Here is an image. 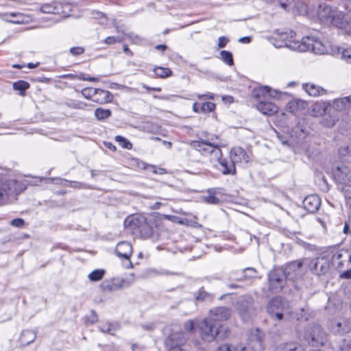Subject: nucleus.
<instances>
[{
  "instance_id": "obj_9",
  "label": "nucleus",
  "mask_w": 351,
  "mask_h": 351,
  "mask_svg": "<svg viewBox=\"0 0 351 351\" xmlns=\"http://www.w3.org/2000/svg\"><path fill=\"white\" fill-rule=\"evenodd\" d=\"M236 309L243 320L254 314V299L250 295H242L236 304Z\"/></svg>"
},
{
  "instance_id": "obj_53",
  "label": "nucleus",
  "mask_w": 351,
  "mask_h": 351,
  "mask_svg": "<svg viewBox=\"0 0 351 351\" xmlns=\"http://www.w3.org/2000/svg\"><path fill=\"white\" fill-rule=\"evenodd\" d=\"M304 264L306 265L305 260L304 261H300V260L295 261L291 262L289 264V267L290 269H293V270L299 269L302 267V265Z\"/></svg>"
},
{
  "instance_id": "obj_40",
  "label": "nucleus",
  "mask_w": 351,
  "mask_h": 351,
  "mask_svg": "<svg viewBox=\"0 0 351 351\" xmlns=\"http://www.w3.org/2000/svg\"><path fill=\"white\" fill-rule=\"evenodd\" d=\"M220 55L222 60L229 66H232L234 64L232 54L228 51H221Z\"/></svg>"
},
{
  "instance_id": "obj_35",
  "label": "nucleus",
  "mask_w": 351,
  "mask_h": 351,
  "mask_svg": "<svg viewBox=\"0 0 351 351\" xmlns=\"http://www.w3.org/2000/svg\"><path fill=\"white\" fill-rule=\"evenodd\" d=\"M153 71L160 78H166L172 75V71L169 69L161 66L155 67Z\"/></svg>"
},
{
  "instance_id": "obj_14",
  "label": "nucleus",
  "mask_w": 351,
  "mask_h": 351,
  "mask_svg": "<svg viewBox=\"0 0 351 351\" xmlns=\"http://www.w3.org/2000/svg\"><path fill=\"white\" fill-rule=\"evenodd\" d=\"M230 158L234 165H245L250 160V155L240 147H234L230 149Z\"/></svg>"
},
{
  "instance_id": "obj_16",
  "label": "nucleus",
  "mask_w": 351,
  "mask_h": 351,
  "mask_svg": "<svg viewBox=\"0 0 351 351\" xmlns=\"http://www.w3.org/2000/svg\"><path fill=\"white\" fill-rule=\"evenodd\" d=\"M336 10L325 3H320L317 10L318 18L322 23L329 25Z\"/></svg>"
},
{
  "instance_id": "obj_36",
  "label": "nucleus",
  "mask_w": 351,
  "mask_h": 351,
  "mask_svg": "<svg viewBox=\"0 0 351 351\" xmlns=\"http://www.w3.org/2000/svg\"><path fill=\"white\" fill-rule=\"evenodd\" d=\"M112 112L108 109L98 108L95 110V116L98 120H105L109 118Z\"/></svg>"
},
{
  "instance_id": "obj_11",
  "label": "nucleus",
  "mask_w": 351,
  "mask_h": 351,
  "mask_svg": "<svg viewBox=\"0 0 351 351\" xmlns=\"http://www.w3.org/2000/svg\"><path fill=\"white\" fill-rule=\"evenodd\" d=\"M261 335L258 328L251 330L247 335V343L245 346H241V351H256L261 348Z\"/></svg>"
},
{
  "instance_id": "obj_60",
  "label": "nucleus",
  "mask_w": 351,
  "mask_h": 351,
  "mask_svg": "<svg viewBox=\"0 0 351 351\" xmlns=\"http://www.w3.org/2000/svg\"><path fill=\"white\" fill-rule=\"evenodd\" d=\"M97 315L96 312L93 310H91L90 312V315L87 316V320L90 324H94L97 322Z\"/></svg>"
},
{
  "instance_id": "obj_26",
  "label": "nucleus",
  "mask_w": 351,
  "mask_h": 351,
  "mask_svg": "<svg viewBox=\"0 0 351 351\" xmlns=\"http://www.w3.org/2000/svg\"><path fill=\"white\" fill-rule=\"evenodd\" d=\"M332 108L338 111L345 110L351 108V95L348 97L334 99Z\"/></svg>"
},
{
  "instance_id": "obj_31",
  "label": "nucleus",
  "mask_w": 351,
  "mask_h": 351,
  "mask_svg": "<svg viewBox=\"0 0 351 351\" xmlns=\"http://www.w3.org/2000/svg\"><path fill=\"white\" fill-rule=\"evenodd\" d=\"M257 271L254 267H247L242 270V275L240 277L234 278L236 281L241 282L254 278L257 275Z\"/></svg>"
},
{
  "instance_id": "obj_50",
  "label": "nucleus",
  "mask_w": 351,
  "mask_h": 351,
  "mask_svg": "<svg viewBox=\"0 0 351 351\" xmlns=\"http://www.w3.org/2000/svg\"><path fill=\"white\" fill-rule=\"evenodd\" d=\"M341 58L346 62L351 64V48L343 49L341 51Z\"/></svg>"
},
{
  "instance_id": "obj_13",
  "label": "nucleus",
  "mask_w": 351,
  "mask_h": 351,
  "mask_svg": "<svg viewBox=\"0 0 351 351\" xmlns=\"http://www.w3.org/2000/svg\"><path fill=\"white\" fill-rule=\"evenodd\" d=\"M231 316V309L225 306H217L210 310V315L208 317L214 322L220 323L222 321L228 320Z\"/></svg>"
},
{
  "instance_id": "obj_43",
  "label": "nucleus",
  "mask_w": 351,
  "mask_h": 351,
  "mask_svg": "<svg viewBox=\"0 0 351 351\" xmlns=\"http://www.w3.org/2000/svg\"><path fill=\"white\" fill-rule=\"evenodd\" d=\"M216 108L215 104L210 101H206L202 104L201 107V113L206 114L215 110Z\"/></svg>"
},
{
  "instance_id": "obj_59",
  "label": "nucleus",
  "mask_w": 351,
  "mask_h": 351,
  "mask_svg": "<svg viewBox=\"0 0 351 351\" xmlns=\"http://www.w3.org/2000/svg\"><path fill=\"white\" fill-rule=\"evenodd\" d=\"M197 97L198 99L199 100H202V99H204V100H213L215 99V95L213 94V93H206V94H198L197 95Z\"/></svg>"
},
{
  "instance_id": "obj_29",
  "label": "nucleus",
  "mask_w": 351,
  "mask_h": 351,
  "mask_svg": "<svg viewBox=\"0 0 351 351\" xmlns=\"http://www.w3.org/2000/svg\"><path fill=\"white\" fill-rule=\"evenodd\" d=\"M194 298L197 302H210L213 300V294L207 292L204 287H201L193 293Z\"/></svg>"
},
{
  "instance_id": "obj_63",
  "label": "nucleus",
  "mask_w": 351,
  "mask_h": 351,
  "mask_svg": "<svg viewBox=\"0 0 351 351\" xmlns=\"http://www.w3.org/2000/svg\"><path fill=\"white\" fill-rule=\"evenodd\" d=\"M152 171L154 173H158V174H164L166 173V170L163 168H156L154 165H150L149 166Z\"/></svg>"
},
{
  "instance_id": "obj_46",
  "label": "nucleus",
  "mask_w": 351,
  "mask_h": 351,
  "mask_svg": "<svg viewBox=\"0 0 351 351\" xmlns=\"http://www.w3.org/2000/svg\"><path fill=\"white\" fill-rule=\"evenodd\" d=\"M66 105L71 108L74 109H84L86 104L82 101H76L73 100H69L66 102Z\"/></svg>"
},
{
  "instance_id": "obj_28",
  "label": "nucleus",
  "mask_w": 351,
  "mask_h": 351,
  "mask_svg": "<svg viewBox=\"0 0 351 351\" xmlns=\"http://www.w3.org/2000/svg\"><path fill=\"white\" fill-rule=\"evenodd\" d=\"M307 106L308 104L306 101L300 99H294L288 103L287 108L289 112L295 113L300 110L305 109Z\"/></svg>"
},
{
  "instance_id": "obj_38",
  "label": "nucleus",
  "mask_w": 351,
  "mask_h": 351,
  "mask_svg": "<svg viewBox=\"0 0 351 351\" xmlns=\"http://www.w3.org/2000/svg\"><path fill=\"white\" fill-rule=\"evenodd\" d=\"M281 8L289 10L296 7V0H277Z\"/></svg>"
},
{
  "instance_id": "obj_55",
  "label": "nucleus",
  "mask_w": 351,
  "mask_h": 351,
  "mask_svg": "<svg viewBox=\"0 0 351 351\" xmlns=\"http://www.w3.org/2000/svg\"><path fill=\"white\" fill-rule=\"evenodd\" d=\"M123 40L121 37L117 36H108L104 40V43L106 45H112L116 43H121Z\"/></svg>"
},
{
  "instance_id": "obj_23",
  "label": "nucleus",
  "mask_w": 351,
  "mask_h": 351,
  "mask_svg": "<svg viewBox=\"0 0 351 351\" xmlns=\"http://www.w3.org/2000/svg\"><path fill=\"white\" fill-rule=\"evenodd\" d=\"M95 95L94 102L98 104L109 103L113 98V96L110 91L100 88H95Z\"/></svg>"
},
{
  "instance_id": "obj_10",
  "label": "nucleus",
  "mask_w": 351,
  "mask_h": 351,
  "mask_svg": "<svg viewBox=\"0 0 351 351\" xmlns=\"http://www.w3.org/2000/svg\"><path fill=\"white\" fill-rule=\"evenodd\" d=\"M285 304V301L281 297L273 298L268 302L267 311L274 319L282 320Z\"/></svg>"
},
{
  "instance_id": "obj_42",
  "label": "nucleus",
  "mask_w": 351,
  "mask_h": 351,
  "mask_svg": "<svg viewBox=\"0 0 351 351\" xmlns=\"http://www.w3.org/2000/svg\"><path fill=\"white\" fill-rule=\"evenodd\" d=\"M95 88H86L82 90V95L86 99L95 101Z\"/></svg>"
},
{
  "instance_id": "obj_1",
  "label": "nucleus",
  "mask_w": 351,
  "mask_h": 351,
  "mask_svg": "<svg viewBox=\"0 0 351 351\" xmlns=\"http://www.w3.org/2000/svg\"><path fill=\"white\" fill-rule=\"evenodd\" d=\"M295 33L291 30L280 32L277 29L269 40L276 48L285 47L294 51H310L316 54H323L326 51L324 44L313 36H305L302 41L295 40Z\"/></svg>"
},
{
  "instance_id": "obj_41",
  "label": "nucleus",
  "mask_w": 351,
  "mask_h": 351,
  "mask_svg": "<svg viewBox=\"0 0 351 351\" xmlns=\"http://www.w3.org/2000/svg\"><path fill=\"white\" fill-rule=\"evenodd\" d=\"M115 140L119 143V145L123 148L127 149H131L132 147V144L125 138L121 136H117L115 137Z\"/></svg>"
},
{
  "instance_id": "obj_3",
  "label": "nucleus",
  "mask_w": 351,
  "mask_h": 351,
  "mask_svg": "<svg viewBox=\"0 0 351 351\" xmlns=\"http://www.w3.org/2000/svg\"><path fill=\"white\" fill-rule=\"evenodd\" d=\"M25 186L16 180L0 178V205L6 204L10 197L22 193Z\"/></svg>"
},
{
  "instance_id": "obj_27",
  "label": "nucleus",
  "mask_w": 351,
  "mask_h": 351,
  "mask_svg": "<svg viewBox=\"0 0 351 351\" xmlns=\"http://www.w3.org/2000/svg\"><path fill=\"white\" fill-rule=\"evenodd\" d=\"M36 338V334L34 330H24L21 334L19 341L23 346H25L34 342Z\"/></svg>"
},
{
  "instance_id": "obj_54",
  "label": "nucleus",
  "mask_w": 351,
  "mask_h": 351,
  "mask_svg": "<svg viewBox=\"0 0 351 351\" xmlns=\"http://www.w3.org/2000/svg\"><path fill=\"white\" fill-rule=\"evenodd\" d=\"M100 330L104 333L112 334V331H114L115 328L112 324H106L100 326Z\"/></svg>"
},
{
  "instance_id": "obj_21",
  "label": "nucleus",
  "mask_w": 351,
  "mask_h": 351,
  "mask_svg": "<svg viewBox=\"0 0 351 351\" xmlns=\"http://www.w3.org/2000/svg\"><path fill=\"white\" fill-rule=\"evenodd\" d=\"M256 108L258 111L265 115L271 116L276 114L278 110V106L272 102L261 101L257 105Z\"/></svg>"
},
{
  "instance_id": "obj_15",
  "label": "nucleus",
  "mask_w": 351,
  "mask_h": 351,
  "mask_svg": "<svg viewBox=\"0 0 351 351\" xmlns=\"http://www.w3.org/2000/svg\"><path fill=\"white\" fill-rule=\"evenodd\" d=\"M332 173L338 182L346 184L351 181V171L345 165L334 167Z\"/></svg>"
},
{
  "instance_id": "obj_2",
  "label": "nucleus",
  "mask_w": 351,
  "mask_h": 351,
  "mask_svg": "<svg viewBox=\"0 0 351 351\" xmlns=\"http://www.w3.org/2000/svg\"><path fill=\"white\" fill-rule=\"evenodd\" d=\"M124 226L138 232L142 238L148 239L154 234L156 221L154 218H147L143 215H132L125 219Z\"/></svg>"
},
{
  "instance_id": "obj_56",
  "label": "nucleus",
  "mask_w": 351,
  "mask_h": 351,
  "mask_svg": "<svg viewBox=\"0 0 351 351\" xmlns=\"http://www.w3.org/2000/svg\"><path fill=\"white\" fill-rule=\"evenodd\" d=\"M100 287L103 291H113L112 280H104L101 285Z\"/></svg>"
},
{
  "instance_id": "obj_39",
  "label": "nucleus",
  "mask_w": 351,
  "mask_h": 351,
  "mask_svg": "<svg viewBox=\"0 0 351 351\" xmlns=\"http://www.w3.org/2000/svg\"><path fill=\"white\" fill-rule=\"evenodd\" d=\"M327 106L315 104L312 107L313 115L315 117L322 115L326 112Z\"/></svg>"
},
{
  "instance_id": "obj_19",
  "label": "nucleus",
  "mask_w": 351,
  "mask_h": 351,
  "mask_svg": "<svg viewBox=\"0 0 351 351\" xmlns=\"http://www.w3.org/2000/svg\"><path fill=\"white\" fill-rule=\"evenodd\" d=\"M321 205V200L318 195H311L304 198L303 206L305 210L311 213H314L318 210Z\"/></svg>"
},
{
  "instance_id": "obj_7",
  "label": "nucleus",
  "mask_w": 351,
  "mask_h": 351,
  "mask_svg": "<svg viewBox=\"0 0 351 351\" xmlns=\"http://www.w3.org/2000/svg\"><path fill=\"white\" fill-rule=\"evenodd\" d=\"M221 323L214 322L208 317L205 318L199 324V333L202 339L207 342L213 341L219 333Z\"/></svg>"
},
{
  "instance_id": "obj_44",
  "label": "nucleus",
  "mask_w": 351,
  "mask_h": 351,
  "mask_svg": "<svg viewBox=\"0 0 351 351\" xmlns=\"http://www.w3.org/2000/svg\"><path fill=\"white\" fill-rule=\"evenodd\" d=\"M346 204L351 208V185H345L342 189Z\"/></svg>"
},
{
  "instance_id": "obj_18",
  "label": "nucleus",
  "mask_w": 351,
  "mask_h": 351,
  "mask_svg": "<svg viewBox=\"0 0 351 351\" xmlns=\"http://www.w3.org/2000/svg\"><path fill=\"white\" fill-rule=\"evenodd\" d=\"M186 341L185 334L182 332H175L170 334L165 341L168 348L181 347Z\"/></svg>"
},
{
  "instance_id": "obj_32",
  "label": "nucleus",
  "mask_w": 351,
  "mask_h": 351,
  "mask_svg": "<svg viewBox=\"0 0 351 351\" xmlns=\"http://www.w3.org/2000/svg\"><path fill=\"white\" fill-rule=\"evenodd\" d=\"M270 87L267 86L254 88L252 90V96L256 99H261L269 94Z\"/></svg>"
},
{
  "instance_id": "obj_17",
  "label": "nucleus",
  "mask_w": 351,
  "mask_h": 351,
  "mask_svg": "<svg viewBox=\"0 0 351 351\" xmlns=\"http://www.w3.org/2000/svg\"><path fill=\"white\" fill-rule=\"evenodd\" d=\"M330 330L332 332L342 335L351 332V319H343L330 324Z\"/></svg>"
},
{
  "instance_id": "obj_12",
  "label": "nucleus",
  "mask_w": 351,
  "mask_h": 351,
  "mask_svg": "<svg viewBox=\"0 0 351 351\" xmlns=\"http://www.w3.org/2000/svg\"><path fill=\"white\" fill-rule=\"evenodd\" d=\"M328 254H330L332 266L335 269H340L343 266L344 263L351 261V255L347 250H337Z\"/></svg>"
},
{
  "instance_id": "obj_20",
  "label": "nucleus",
  "mask_w": 351,
  "mask_h": 351,
  "mask_svg": "<svg viewBox=\"0 0 351 351\" xmlns=\"http://www.w3.org/2000/svg\"><path fill=\"white\" fill-rule=\"evenodd\" d=\"M213 160H217L220 167L221 171L224 175H235L237 173L235 165L230 158V160L222 158V156L219 158H215Z\"/></svg>"
},
{
  "instance_id": "obj_47",
  "label": "nucleus",
  "mask_w": 351,
  "mask_h": 351,
  "mask_svg": "<svg viewBox=\"0 0 351 351\" xmlns=\"http://www.w3.org/2000/svg\"><path fill=\"white\" fill-rule=\"evenodd\" d=\"M92 16L93 18H94L96 20H98L99 23L101 25L106 24L107 21L106 17L102 12L98 11H93L92 12Z\"/></svg>"
},
{
  "instance_id": "obj_5",
  "label": "nucleus",
  "mask_w": 351,
  "mask_h": 351,
  "mask_svg": "<svg viewBox=\"0 0 351 351\" xmlns=\"http://www.w3.org/2000/svg\"><path fill=\"white\" fill-rule=\"evenodd\" d=\"M190 146L195 150L199 152L202 156H210V160L215 158H219L222 156L221 150L219 146L208 142V141L200 139L198 141H191L189 143Z\"/></svg>"
},
{
  "instance_id": "obj_58",
  "label": "nucleus",
  "mask_w": 351,
  "mask_h": 351,
  "mask_svg": "<svg viewBox=\"0 0 351 351\" xmlns=\"http://www.w3.org/2000/svg\"><path fill=\"white\" fill-rule=\"evenodd\" d=\"M10 224L14 227L21 228L25 225V221L21 218H16L10 221Z\"/></svg>"
},
{
  "instance_id": "obj_48",
  "label": "nucleus",
  "mask_w": 351,
  "mask_h": 351,
  "mask_svg": "<svg viewBox=\"0 0 351 351\" xmlns=\"http://www.w3.org/2000/svg\"><path fill=\"white\" fill-rule=\"evenodd\" d=\"M339 154L341 157L351 156V144L341 147L339 149Z\"/></svg>"
},
{
  "instance_id": "obj_33",
  "label": "nucleus",
  "mask_w": 351,
  "mask_h": 351,
  "mask_svg": "<svg viewBox=\"0 0 351 351\" xmlns=\"http://www.w3.org/2000/svg\"><path fill=\"white\" fill-rule=\"evenodd\" d=\"M278 351H304L302 346L295 342H289L282 345Z\"/></svg>"
},
{
  "instance_id": "obj_6",
  "label": "nucleus",
  "mask_w": 351,
  "mask_h": 351,
  "mask_svg": "<svg viewBox=\"0 0 351 351\" xmlns=\"http://www.w3.org/2000/svg\"><path fill=\"white\" fill-rule=\"evenodd\" d=\"M304 339L312 346H324L327 341V335L319 324H314L305 329Z\"/></svg>"
},
{
  "instance_id": "obj_45",
  "label": "nucleus",
  "mask_w": 351,
  "mask_h": 351,
  "mask_svg": "<svg viewBox=\"0 0 351 351\" xmlns=\"http://www.w3.org/2000/svg\"><path fill=\"white\" fill-rule=\"evenodd\" d=\"M208 193L209 195L204 197L205 202L209 204H219L220 202L219 199L215 196V195L211 192V190H208Z\"/></svg>"
},
{
  "instance_id": "obj_37",
  "label": "nucleus",
  "mask_w": 351,
  "mask_h": 351,
  "mask_svg": "<svg viewBox=\"0 0 351 351\" xmlns=\"http://www.w3.org/2000/svg\"><path fill=\"white\" fill-rule=\"evenodd\" d=\"M105 274L104 269H95L88 274V279L90 281L96 282L101 280Z\"/></svg>"
},
{
  "instance_id": "obj_62",
  "label": "nucleus",
  "mask_w": 351,
  "mask_h": 351,
  "mask_svg": "<svg viewBox=\"0 0 351 351\" xmlns=\"http://www.w3.org/2000/svg\"><path fill=\"white\" fill-rule=\"evenodd\" d=\"M228 41H229V40L224 36L219 37L218 39V47L219 48L225 47L226 45H227V43H228Z\"/></svg>"
},
{
  "instance_id": "obj_52",
  "label": "nucleus",
  "mask_w": 351,
  "mask_h": 351,
  "mask_svg": "<svg viewBox=\"0 0 351 351\" xmlns=\"http://www.w3.org/2000/svg\"><path fill=\"white\" fill-rule=\"evenodd\" d=\"M65 182H69V186L71 187L77 188V189H88L90 188L87 186L86 184L83 182H79L75 181H68L65 180Z\"/></svg>"
},
{
  "instance_id": "obj_8",
  "label": "nucleus",
  "mask_w": 351,
  "mask_h": 351,
  "mask_svg": "<svg viewBox=\"0 0 351 351\" xmlns=\"http://www.w3.org/2000/svg\"><path fill=\"white\" fill-rule=\"evenodd\" d=\"M287 282V275L282 268H274L268 274L269 288L277 293L282 289Z\"/></svg>"
},
{
  "instance_id": "obj_64",
  "label": "nucleus",
  "mask_w": 351,
  "mask_h": 351,
  "mask_svg": "<svg viewBox=\"0 0 351 351\" xmlns=\"http://www.w3.org/2000/svg\"><path fill=\"white\" fill-rule=\"evenodd\" d=\"M184 328L188 331H193L194 330V322L191 320L186 322L184 324Z\"/></svg>"
},
{
  "instance_id": "obj_30",
  "label": "nucleus",
  "mask_w": 351,
  "mask_h": 351,
  "mask_svg": "<svg viewBox=\"0 0 351 351\" xmlns=\"http://www.w3.org/2000/svg\"><path fill=\"white\" fill-rule=\"evenodd\" d=\"M61 5L58 3H45L40 7V11L47 14H60Z\"/></svg>"
},
{
  "instance_id": "obj_22",
  "label": "nucleus",
  "mask_w": 351,
  "mask_h": 351,
  "mask_svg": "<svg viewBox=\"0 0 351 351\" xmlns=\"http://www.w3.org/2000/svg\"><path fill=\"white\" fill-rule=\"evenodd\" d=\"M115 252L119 257L129 259L132 253V245L128 242H120L117 245Z\"/></svg>"
},
{
  "instance_id": "obj_51",
  "label": "nucleus",
  "mask_w": 351,
  "mask_h": 351,
  "mask_svg": "<svg viewBox=\"0 0 351 351\" xmlns=\"http://www.w3.org/2000/svg\"><path fill=\"white\" fill-rule=\"evenodd\" d=\"M112 282L113 291L121 289L124 287L125 281L123 279H113L111 280Z\"/></svg>"
},
{
  "instance_id": "obj_57",
  "label": "nucleus",
  "mask_w": 351,
  "mask_h": 351,
  "mask_svg": "<svg viewBox=\"0 0 351 351\" xmlns=\"http://www.w3.org/2000/svg\"><path fill=\"white\" fill-rule=\"evenodd\" d=\"M339 348L341 351H351V339L344 340Z\"/></svg>"
},
{
  "instance_id": "obj_34",
  "label": "nucleus",
  "mask_w": 351,
  "mask_h": 351,
  "mask_svg": "<svg viewBox=\"0 0 351 351\" xmlns=\"http://www.w3.org/2000/svg\"><path fill=\"white\" fill-rule=\"evenodd\" d=\"M29 86V84L23 80H19L13 83V88L16 90H19L21 95H24L26 90L28 89Z\"/></svg>"
},
{
  "instance_id": "obj_25",
  "label": "nucleus",
  "mask_w": 351,
  "mask_h": 351,
  "mask_svg": "<svg viewBox=\"0 0 351 351\" xmlns=\"http://www.w3.org/2000/svg\"><path fill=\"white\" fill-rule=\"evenodd\" d=\"M348 20L343 14V13L341 11L336 10L335 12L334 15H332V21L329 25H334L339 29H343L348 24Z\"/></svg>"
},
{
  "instance_id": "obj_49",
  "label": "nucleus",
  "mask_w": 351,
  "mask_h": 351,
  "mask_svg": "<svg viewBox=\"0 0 351 351\" xmlns=\"http://www.w3.org/2000/svg\"><path fill=\"white\" fill-rule=\"evenodd\" d=\"M241 350V346L234 348L231 345L223 344L219 346L215 351H239Z\"/></svg>"
},
{
  "instance_id": "obj_61",
  "label": "nucleus",
  "mask_w": 351,
  "mask_h": 351,
  "mask_svg": "<svg viewBox=\"0 0 351 351\" xmlns=\"http://www.w3.org/2000/svg\"><path fill=\"white\" fill-rule=\"evenodd\" d=\"M84 51V48L81 47H74L70 49V53L73 56H78L82 54Z\"/></svg>"
},
{
  "instance_id": "obj_4",
  "label": "nucleus",
  "mask_w": 351,
  "mask_h": 351,
  "mask_svg": "<svg viewBox=\"0 0 351 351\" xmlns=\"http://www.w3.org/2000/svg\"><path fill=\"white\" fill-rule=\"evenodd\" d=\"M331 258L328 252L320 254L314 258H306V265L315 275L322 276L327 274L332 266Z\"/></svg>"
},
{
  "instance_id": "obj_24",
  "label": "nucleus",
  "mask_w": 351,
  "mask_h": 351,
  "mask_svg": "<svg viewBox=\"0 0 351 351\" xmlns=\"http://www.w3.org/2000/svg\"><path fill=\"white\" fill-rule=\"evenodd\" d=\"M302 88L310 96L313 97H317L326 93V90L313 83L303 84Z\"/></svg>"
}]
</instances>
